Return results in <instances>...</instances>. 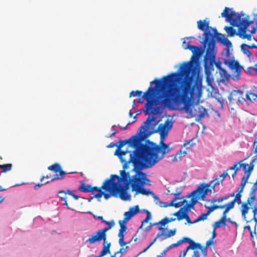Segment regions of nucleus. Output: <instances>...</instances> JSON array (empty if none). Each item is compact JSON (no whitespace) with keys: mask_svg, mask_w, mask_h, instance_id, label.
I'll use <instances>...</instances> for the list:
<instances>
[{"mask_svg":"<svg viewBox=\"0 0 257 257\" xmlns=\"http://www.w3.org/2000/svg\"><path fill=\"white\" fill-rule=\"evenodd\" d=\"M182 46L192 52L191 61L184 62L177 72L164 76L161 79H156L151 84L155 83L161 92L158 98L162 105L178 106L183 104L181 109L191 114L193 101L201 92L197 81L199 71L193 60L201 56L203 52L198 46L191 45L185 40Z\"/></svg>","mask_w":257,"mask_h":257,"instance_id":"nucleus-1","label":"nucleus"},{"mask_svg":"<svg viewBox=\"0 0 257 257\" xmlns=\"http://www.w3.org/2000/svg\"><path fill=\"white\" fill-rule=\"evenodd\" d=\"M173 125V122L167 119L164 123L159 125L157 132L160 135V141L159 145L153 142L147 145H143L135 151L136 158H132L136 163V167L139 169L149 168L153 166L165 154L170 151L168 145L164 143V139L167 137L168 133Z\"/></svg>","mask_w":257,"mask_h":257,"instance_id":"nucleus-2","label":"nucleus"},{"mask_svg":"<svg viewBox=\"0 0 257 257\" xmlns=\"http://www.w3.org/2000/svg\"><path fill=\"white\" fill-rule=\"evenodd\" d=\"M230 11L229 8L225 7L221 16L222 18H226V20L230 23L231 25L237 27L238 31L236 32L232 27L225 26L224 30L227 33L228 36L231 37L237 35L241 39H247L250 41L252 36L251 34H246V32L248 31L247 27L253 24V21H249L248 16L241 18L238 13H235L234 11L230 12Z\"/></svg>","mask_w":257,"mask_h":257,"instance_id":"nucleus-3","label":"nucleus"},{"mask_svg":"<svg viewBox=\"0 0 257 257\" xmlns=\"http://www.w3.org/2000/svg\"><path fill=\"white\" fill-rule=\"evenodd\" d=\"M197 27L198 29L204 32V47L207 46L206 54L204 57V67L206 73H211L214 70V66L215 65L218 67L219 65L215 62V43L214 41V33H212L209 28L213 31V28L209 27V22L206 20H199L197 21Z\"/></svg>","mask_w":257,"mask_h":257,"instance_id":"nucleus-4","label":"nucleus"},{"mask_svg":"<svg viewBox=\"0 0 257 257\" xmlns=\"http://www.w3.org/2000/svg\"><path fill=\"white\" fill-rule=\"evenodd\" d=\"M207 187H208V185H203L189 194L188 195V197L190 198L192 197L189 203L185 199L181 201V206L183 207L178 211L173 214L174 216H177L178 220H181L184 219L185 212H188L191 208L193 207L200 198L202 200H205V198L207 195V191H208V189L206 188Z\"/></svg>","mask_w":257,"mask_h":257,"instance_id":"nucleus-5","label":"nucleus"},{"mask_svg":"<svg viewBox=\"0 0 257 257\" xmlns=\"http://www.w3.org/2000/svg\"><path fill=\"white\" fill-rule=\"evenodd\" d=\"M132 158L135 157H132L129 160V162H132L134 165V170L136 172V174L134 177V182L132 184V191L136 192V194H142L145 195H155L154 193L149 190H147L144 188L145 184H150V180L146 177V174L141 172V171L145 168L139 169L136 167V163Z\"/></svg>","mask_w":257,"mask_h":257,"instance_id":"nucleus-6","label":"nucleus"},{"mask_svg":"<svg viewBox=\"0 0 257 257\" xmlns=\"http://www.w3.org/2000/svg\"><path fill=\"white\" fill-rule=\"evenodd\" d=\"M155 117L153 116H149L147 120L144 122L143 124L139 128L137 135L133 136L128 140H127L128 141V144H129L130 146L136 148L133 153H131L130 155V159L132 157H136L135 151L143 145L140 144L141 140L147 138L151 134V133H147V132L150 124L155 120Z\"/></svg>","mask_w":257,"mask_h":257,"instance_id":"nucleus-7","label":"nucleus"},{"mask_svg":"<svg viewBox=\"0 0 257 257\" xmlns=\"http://www.w3.org/2000/svg\"><path fill=\"white\" fill-rule=\"evenodd\" d=\"M241 212L242 217L247 222L254 220L257 223V200H247L246 202L242 203Z\"/></svg>","mask_w":257,"mask_h":257,"instance_id":"nucleus-8","label":"nucleus"},{"mask_svg":"<svg viewBox=\"0 0 257 257\" xmlns=\"http://www.w3.org/2000/svg\"><path fill=\"white\" fill-rule=\"evenodd\" d=\"M120 177H119L117 175H111L109 179L106 180L102 187L105 186H112V184L119 183L123 182L124 185L122 186L125 187H130L132 185V183L134 182V178L131 179L129 172H126L124 170H121L120 172Z\"/></svg>","mask_w":257,"mask_h":257,"instance_id":"nucleus-9","label":"nucleus"},{"mask_svg":"<svg viewBox=\"0 0 257 257\" xmlns=\"http://www.w3.org/2000/svg\"><path fill=\"white\" fill-rule=\"evenodd\" d=\"M155 94L154 88L149 87L146 92L144 93L143 97L147 100L145 104L146 108V114H157L160 113V107H156L152 109L154 104H159V100L153 98Z\"/></svg>","mask_w":257,"mask_h":257,"instance_id":"nucleus-10","label":"nucleus"},{"mask_svg":"<svg viewBox=\"0 0 257 257\" xmlns=\"http://www.w3.org/2000/svg\"><path fill=\"white\" fill-rule=\"evenodd\" d=\"M105 191L110 193L112 196L117 197L119 196L121 199L123 200H130V195L127 193L126 191L130 187H125L122 186L120 184H112V186H105L102 187Z\"/></svg>","mask_w":257,"mask_h":257,"instance_id":"nucleus-11","label":"nucleus"},{"mask_svg":"<svg viewBox=\"0 0 257 257\" xmlns=\"http://www.w3.org/2000/svg\"><path fill=\"white\" fill-rule=\"evenodd\" d=\"M226 58L224 59V63L228 66V67L234 71V74H233V79L234 80H238L240 75L242 67L241 66L239 62L234 60L233 56L229 52V50L227 49L226 52Z\"/></svg>","mask_w":257,"mask_h":257,"instance_id":"nucleus-12","label":"nucleus"},{"mask_svg":"<svg viewBox=\"0 0 257 257\" xmlns=\"http://www.w3.org/2000/svg\"><path fill=\"white\" fill-rule=\"evenodd\" d=\"M189 243V245L187 247L185 250L181 252L179 257H185L187 252L190 249L194 250L193 253L192 257H200V254L197 249L201 250V253L203 254V246L199 243L195 242L191 238L186 237V242Z\"/></svg>","mask_w":257,"mask_h":257,"instance_id":"nucleus-13","label":"nucleus"},{"mask_svg":"<svg viewBox=\"0 0 257 257\" xmlns=\"http://www.w3.org/2000/svg\"><path fill=\"white\" fill-rule=\"evenodd\" d=\"M242 167L243 170L244 171V175L241 179V182L237 190V193L241 194L243 192L246 184L248 182V179L251 175V172L253 170L254 165L253 162L250 163V165L248 164H241L239 165V167Z\"/></svg>","mask_w":257,"mask_h":257,"instance_id":"nucleus-14","label":"nucleus"},{"mask_svg":"<svg viewBox=\"0 0 257 257\" xmlns=\"http://www.w3.org/2000/svg\"><path fill=\"white\" fill-rule=\"evenodd\" d=\"M48 169L53 171L55 173L57 172L59 174H55L53 177H50V181L47 180L44 182V184H47L50 182L54 181L56 180H61L64 178L65 175L71 174V173H67L62 170L61 165L58 163H55L48 167Z\"/></svg>","mask_w":257,"mask_h":257,"instance_id":"nucleus-15","label":"nucleus"},{"mask_svg":"<svg viewBox=\"0 0 257 257\" xmlns=\"http://www.w3.org/2000/svg\"><path fill=\"white\" fill-rule=\"evenodd\" d=\"M126 222L125 221L119 220L118 223L120 226V229H119L118 236L119 237L118 243L121 247L124 246L126 244L130 243L131 241L128 242H125L124 241V235L123 232H125L127 227L126 226Z\"/></svg>","mask_w":257,"mask_h":257,"instance_id":"nucleus-16","label":"nucleus"},{"mask_svg":"<svg viewBox=\"0 0 257 257\" xmlns=\"http://www.w3.org/2000/svg\"><path fill=\"white\" fill-rule=\"evenodd\" d=\"M101 240H103L104 243H107V238L105 237V236L99 230H98L91 235V236L86 240V242H87L91 244L95 242H99Z\"/></svg>","mask_w":257,"mask_h":257,"instance_id":"nucleus-17","label":"nucleus"},{"mask_svg":"<svg viewBox=\"0 0 257 257\" xmlns=\"http://www.w3.org/2000/svg\"><path fill=\"white\" fill-rule=\"evenodd\" d=\"M228 98L230 101H238L242 103L245 101L244 92L239 90L232 91L229 94Z\"/></svg>","mask_w":257,"mask_h":257,"instance_id":"nucleus-18","label":"nucleus"},{"mask_svg":"<svg viewBox=\"0 0 257 257\" xmlns=\"http://www.w3.org/2000/svg\"><path fill=\"white\" fill-rule=\"evenodd\" d=\"M67 190L65 191L63 190H61L57 193L58 196L64 202L65 205L66 206L67 208L69 209H71L73 210L74 209V207L75 206V204L72 200H70V204L68 202V198L67 197Z\"/></svg>","mask_w":257,"mask_h":257,"instance_id":"nucleus-19","label":"nucleus"},{"mask_svg":"<svg viewBox=\"0 0 257 257\" xmlns=\"http://www.w3.org/2000/svg\"><path fill=\"white\" fill-rule=\"evenodd\" d=\"M160 230L161 232L157 234V237H159L161 241L174 235L176 233V229L175 228L169 231H166L165 229Z\"/></svg>","mask_w":257,"mask_h":257,"instance_id":"nucleus-20","label":"nucleus"},{"mask_svg":"<svg viewBox=\"0 0 257 257\" xmlns=\"http://www.w3.org/2000/svg\"><path fill=\"white\" fill-rule=\"evenodd\" d=\"M181 194V191H177L175 193H172V194L174 195L175 197L171 202L170 203V206H174L176 208H178L181 206V201H182L184 199L183 198L180 197Z\"/></svg>","mask_w":257,"mask_h":257,"instance_id":"nucleus-21","label":"nucleus"},{"mask_svg":"<svg viewBox=\"0 0 257 257\" xmlns=\"http://www.w3.org/2000/svg\"><path fill=\"white\" fill-rule=\"evenodd\" d=\"M214 32V35H216L218 40L223 45H226L228 48L232 46L231 42L228 40L227 38L224 37L221 33L217 32L216 29H212Z\"/></svg>","mask_w":257,"mask_h":257,"instance_id":"nucleus-22","label":"nucleus"},{"mask_svg":"<svg viewBox=\"0 0 257 257\" xmlns=\"http://www.w3.org/2000/svg\"><path fill=\"white\" fill-rule=\"evenodd\" d=\"M79 190L85 193L93 192L95 190H98L97 187H92L90 185L86 184L83 181H80V185L78 187Z\"/></svg>","mask_w":257,"mask_h":257,"instance_id":"nucleus-23","label":"nucleus"},{"mask_svg":"<svg viewBox=\"0 0 257 257\" xmlns=\"http://www.w3.org/2000/svg\"><path fill=\"white\" fill-rule=\"evenodd\" d=\"M127 153H132L131 152H129L128 151H122L119 150H116L115 152V155H116L118 156V157L120 158V161L121 162H125V164L123 165V168L124 169H126L127 168V163H133L132 162H129L130 159H128V161H125L123 158V156H125Z\"/></svg>","mask_w":257,"mask_h":257,"instance_id":"nucleus-24","label":"nucleus"},{"mask_svg":"<svg viewBox=\"0 0 257 257\" xmlns=\"http://www.w3.org/2000/svg\"><path fill=\"white\" fill-rule=\"evenodd\" d=\"M220 179L221 178H219V177H216L214 180L210 181L209 183H202L198 187H200L203 185H207V186L208 185V187H206L208 190V191H207V193H208L209 191H211V190L209 188L210 187H211L212 189H214L215 186L218 185L220 184V183L222 182H220Z\"/></svg>","mask_w":257,"mask_h":257,"instance_id":"nucleus-25","label":"nucleus"},{"mask_svg":"<svg viewBox=\"0 0 257 257\" xmlns=\"http://www.w3.org/2000/svg\"><path fill=\"white\" fill-rule=\"evenodd\" d=\"M234 196L235 197L233 199V200L232 201L228 203V206L227 207L228 209H232L234 208L235 202L241 199L242 195L239 193H237V194L235 195H234Z\"/></svg>","mask_w":257,"mask_h":257,"instance_id":"nucleus-26","label":"nucleus"},{"mask_svg":"<svg viewBox=\"0 0 257 257\" xmlns=\"http://www.w3.org/2000/svg\"><path fill=\"white\" fill-rule=\"evenodd\" d=\"M234 195H235V193H233L229 195L223 197H220V198H218L217 199H213L211 200L210 202L211 203H213V204H214L216 202L220 203V202H223L224 200H227L230 197L234 196Z\"/></svg>","mask_w":257,"mask_h":257,"instance_id":"nucleus-27","label":"nucleus"},{"mask_svg":"<svg viewBox=\"0 0 257 257\" xmlns=\"http://www.w3.org/2000/svg\"><path fill=\"white\" fill-rule=\"evenodd\" d=\"M257 190V186L253 185L251 188L249 194V197L247 198V200H257L255 198V193Z\"/></svg>","mask_w":257,"mask_h":257,"instance_id":"nucleus-28","label":"nucleus"},{"mask_svg":"<svg viewBox=\"0 0 257 257\" xmlns=\"http://www.w3.org/2000/svg\"><path fill=\"white\" fill-rule=\"evenodd\" d=\"M213 243V239L211 238H210L208 240H207L206 242V245L205 246H203V257H206L207 253V248Z\"/></svg>","mask_w":257,"mask_h":257,"instance_id":"nucleus-29","label":"nucleus"},{"mask_svg":"<svg viewBox=\"0 0 257 257\" xmlns=\"http://www.w3.org/2000/svg\"><path fill=\"white\" fill-rule=\"evenodd\" d=\"M228 212V210L227 209L226 211H224L222 216L219 221V223L221 224V226H225L226 225V221H227V213Z\"/></svg>","mask_w":257,"mask_h":257,"instance_id":"nucleus-30","label":"nucleus"},{"mask_svg":"<svg viewBox=\"0 0 257 257\" xmlns=\"http://www.w3.org/2000/svg\"><path fill=\"white\" fill-rule=\"evenodd\" d=\"M154 198L156 200V204L159 205L161 207H167L170 206L168 203L160 200L159 197L156 195L154 196Z\"/></svg>","mask_w":257,"mask_h":257,"instance_id":"nucleus-31","label":"nucleus"},{"mask_svg":"<svg viewBox=\"0 0 257 257\" xmlns=\"http://www.w3.org/2000/svg\"><path fill=\"white\" fill-rule=\"evenodd\" d=\"M244 97L246 99L249 100L251 101L252 100H255L257 98V95L253 93H244Z\"/></svg>","mask_w":257,"mask_h":257,"instance_id":"nucleus-32","label":"nucleus"},{"mask_svg":"<svg viewBox=\"0 0 257 257\" xmlns=\"http://www.w3.org/2000/svg\"><path fill=\"white\" fill-rule=\"evenodd\" d=\"M12 168V164H6L3 165H0V170H3V172H7L11 170Z\"/></svg>","mask_w":257,"mask_h":257,"instance_id":"nucleus-33","label":"nucleus"},{"mask_svg":"<svg viewBox=\"0 0 257 257\" xmlns=\"http://www.w3.org/2000/svg\"><path fill=\"white\" fill-rule=\"evenodd\" d=\"M167 224V222L166 219V217L160 220L159 222L156 223L155 225H158V228L159 230H163L164 229V226Z\"/></svg>","mask_w":257,"mask_h":257,"instance_id":"nucleus-34","label":"nucleus"},{"mask_svg":"<svg viewBox=\"0 0 257 257\" xmlns=\"http://www.w3.org/2000/svg\"><path fill=\"white\" fill-rule=\"evenodd\" d=\"M98 190H95V191H97L98 192L94 194V196L92 197L91 198H93L94 197L97 199L98 201H100V199L103 194V192L102 191V186L101 187H97Z\"/></svg>","mask_w":257,"mask_h":257,"instance_id":"nucleus-35","label":"nucleus"},{"mask_svg":"<svg viewBox=\"0 0 257 257\" xmlns=\"http://www.w3.org/2000/svg\"><path fill=\"white\" fill-rule=\"evenodd\" d=\"M209 215V213L207 212L206 213L202 214L200 216H199L195 220L193 221V223H197L200 221H204L206 220L207 218V216Z\"/></svg>","mask_w":257,"mask_h":257,"instance_id":"nucleus-36","label":"nucleus"},{"mask_svg":"<svg viewBox=\"0 0 257 257\" xmlns=\"http://www.w3.org/2000/svg\"><path fill=\"white\" fill-rule=\"evenodd\" d=\"M186 242V237H183L181 239L178 240L177 242L171 244L169 245L170 248H172L174 247H177L180 245L181 244Z\"/></svg>","mask_w":257,"mask_h":257,"instance_id":"nucleus-37","label":"nucleus"},{"mask_svg":"<svg viewBox=\"0 0 257 257\" xmlns=\"http://www.w3.org/2000/svg\"><path fill=\"white\" fill-rule=\"evenodd\" d=\"M128 144V141L127 140H120L118 143H116L114 145L117 147V150H119L121 148H122L124 146Z\"/></svg>","mask_w":257,"mask_h":257,"instance_id":"nucleus-38","label":"nucleus"},{"mask_svg":"<svg viewBox=\"0 0 257 257\" xmlns=\"http://www.w3.org/2000/svg\"><path fill=\"white\" fill-rule=\"evenodd\" d=\"M139 211L140 209L139 205H136L134 207H131L129 209V211L133 216L139 213Z\"/></svg>","mask_w":257,"mask_h":257,"instance_id":"nucleus-39","label":"nucleus"},{"mask_svg":"<svg viewBox=\"0 0 257 257\" xmlns=\"http://www.w3.org/2000/svg\"><path fill=\"white\" fill-rule=\"evenodd\" d=\"M243 44L241 45V49L242 52L247 55V57H250L251 55V52L249 50L247 47H243Z\"/></svg>","mask_w":257,"mask_h":257,"instance_id":"nucleus-40","label":"nucleus"},{"mask_svg":"<svg viewBox=\"0 0 257 257\" xmlns=\"http://www.w3.org/2000/svg\"><path fill=\"white\" fill-rule=\"evenodd\" d=\"M142 94H143V92L142 91H140V90H137L136 91H132L130 93V97H131L132 96L135 97L137 96H141Z\"/></svg>","mask_w":257,"mask_h":257,"instance_id":"nucleus-41","label":"nucleus"},{"mask_svg":"<svg viewBox=\"0 0 257 257\" xmlns=\"http://www.w3.org/2000/svg\"><path fill=\"white\" fill-rule=\"evenodd\" d=\"M128 248V246H126L125 247H124V246L121 247V248H120L118 251L114 253V254L116 255V254L120 253L121 255L126 252V250Z\"/></svg>","mask_w":257,"mask_h":257,"instance_id":"nucleus-42","label":"nucleus"},{"mask_svg":"<svg viewBox=\"0 0 257 257\" xmlns=\"http://www.w3.org/2000/svg\"><path fill=\"white\" fill-rule=\"evenodd\" d=\"M124 218L122 221H125L126 222L130 220L133 215L131 214V213L128 211L127 212H125L124 213Z\"/></svg>","mask_w":257,"mask_h":257,"instance_id":"nucleus-43","label":"nucleus"},{"mask_svg":"<svg viewBox=\"0 0 257 257\" xmlns=\"http://www.w3.org/2000/svg\"><path fill=\"white\" fill-rule=\"evenodd\" d=\"M182 154H183V156H185V155L186 154V152L185 151L182 152V151L180 150L178 153L176 154L173 159V161H177L178 158L181 159Z\"/></svg>","mask_w":257,"mask_h":257,"instance_id":"nucleus-44","label":"nucleus"},{"mask_svg":"<svg viewBox=\"0 0 257 257\" xmlns=\"http://www.w3.org/2000/svg\"><path fill=\"white\" fill-rule=\"evenodd\" d=\"M205 207L208 209L207 212L209 214L215 210L217 209V205H213L210 206H205Z\"/></svg>","mask_w":257,"mask_h":257,"instance_id":"nucleus-45","label":"nucleus"},{"mask_svg":"<svg viewBox=\"0 0 257 257\" xmlns=\"http://www.w3.org/2000/svg\"><path fill=\"white\" fill-rule=\"evenodd\" d=\"M199 117L200 118H202L205 116V113H206V109L202 107H199Z\"/></svg>","mask_w":257,"mask_h":257,"instance_id":"nucleus-46","label":"nucleus"},{"mask_svg":"<svg viewBox=\"0 0 257 257\" xmlns=\"http://www.w3.org/2000/svg\"><path fill=\"white\" fill-rule=\"evenodd\" d=\"M74 192H75V191H71L69 189H67L68 194L71 196L75 200H78L80 198V197L78 195H75Z\"/></svg>","mask_w":257,"mask_h":257,"instance_id":"nucleus-47","label":"nucleus"},{"mask_svg":"<svg viewBox=\"0 0 257 257\" xmlns=\"http://www.w3.org/2000/svg\"><path fill=\"white\" fill-rule=\"evenodd\" d=\"M244 71L249 74H253L255 72V69L253 67H248Z\"/></svg>","mask_w":257,"mask_h":257,"instance_id":"nucleus-48","label":"nucleus"},{"mask_svg":"<svg viewBox=\"0 0 257 257\" xmlns=\"http://www.w3.org/2000/svg\"><path fill=\"white\" fill-rule=\"evenodd\" d=\"M111 228L109 227H104L101 229L98 230L107 238L106 232Z\"/></svg>","mask_w":257,"mask_h":257,"instance_id":"nucleus-49","label":"nucleus"},{"mask_svg":"<svg viewBox=\"0 0 257 257\" xmlns=\"http://www.w3.org/2000/svg\"><path fill=\"white\" fill-rule=\"evenodd\" d=\"M102 222L104 223L106 225H108V227H109L110 228H112L115 225V222H114V220H113L108 221L105 220L104 219V220H102Z\"/></svg>","mask_w":257,"mask_h":257,"instance_id":"nucleus-50","label":"nucleus"},{"mask_svg":"<svg viewBox=\"0 0 257 257\" xmlns=\"http://www.w3.org/2000/svg\"><path fill=\"white\" fill-rule=\"evenodd\" d=\"M184 219H185L189 224L194 223L193 222H192L191 221L189 216L188 215L187 212H185V214L184 215Z\"/></svg>","mask_w":257,"mask_h":257,"instance_id":"nucleus-51","label":"nucleus"},{"mask_svg":"<svg viewBox=\"0 0 257 257\" xmlns=\"http://www.w3.org/2000/svg\"><path fill=\"white\" fill-rule=\"evenodd\" d=\"M228 206V203L226 204H225V205H217V209H224V211H226V210H227V207ZM231 209H228V211L230 210Z\"/></svg>","mask_w":257,"mask_h":257,"instance_id":"nucleus-52","label":"nucleus"},{"mask_svg":"<svg viewBox=\"0 0 257 257\" xmlns=\"http://www.w3.org/2000/svg\"><path fill=\"white\" fill-rule=\"evenodd\" d=\"M114 126V125H113L112 126V130H113V132L112 133V134H109L105 136L106 138H110V137L114 136L117 133V130H116L114 128H113Z\"/></svg>","mask_w":257,"mask_h":257,"instance_id":"nucleus-53","label":"nucleus"},{"mask_svg":"<svg viewBox=\"0 0 257 257\" xmlns=\"http://www.w3.org/2000/svg\"><path fill=\"white\" fill-rule=\"evenodd\" d=\"M244 228H247L248 229V231L250 233L251 238V239H253V231L251 230V227L249 225H247L244 227Z\"/></svg>","mask_w":257,"mask_h":257,"instance_id":"nucleus-54","label":"nucleus"},{"mask_svg":"<svg viewBox=\"0 0 257 257\" xmlns=\"http://www.w3.org/2000/svg\"><path fill=\"white\" fill-rule=\"evenodd\" d=\"M221 226V224L219 223V221L215 222L213 225V228L216 230V228L220 227Z\"/></svg>","mask_w":257,"mask_h":257,"instance_id":"nucleus-55","label":"nucleus"},{"mask_svg":"<svg viewBox=\"0 0 257 257\" xmlns=\"http://www.w3.org/2000/svg\"><path fill=\"white\" fill-rule=\"evenodd\" d=\"M228 174L227 173V171L224 172L221 175L219 176V178H220V182H223V180L224 179V178L227 176Z\"/></svg>","mask_w":257,"mask_h":257,"instance_id":"nucleus-56","label":"nucleus"},{"mask_svg":"<svg viewBox=\"0 0 257 257\" xmlns=\"http://www.w3.org/2000/svg\"><path fill=\"white\" fill-rule=\"evenodd\" d=\"M243 47H247L248 49H252V48H255L257 47V46L254 44L250 45H247L246 44H243Z\"/></svg>","mask_w":257,"mask_h":257,"instance_id":"nucleus-57","label":"nucleus"},{"mask_svg":"<svg viewBox=\"0 0 257 257\" xmlns=\"http://www.w3.org/2000/svg\"><path fill=\"white\" fill-rule=\"evenodd\" d=\"M171 249L170 247L169 246L166 247L164 250L160 253V255H162V256H164L166 255V253L168 251V250Z\"/></svg>","mask_w":257,"mask_h":257,"instance_id":"nucleus-58","label":"nucleus"},{"mask_svg":"<svg viewBox=\"0 0 257 257\" xmlns=\"http://www.w3.org/2000/svg\"><path fill=\"white\" fill-rule=\"evenodd\" d=\"M146 213L147 217L145 219H146L149 221L151 219V214L148 210H146Z\"/></svg>","mask_w":257,"mask_h":257,"instance_id":"nucleus-59","label":"nucleus"},{"mask_svg":"<svg viewBox=\"0 0 257 257\" xmlns=\"http://www.w3.org/2000/svg\"><path fill=\"white\" fill-rule=\"evenodd\" d=\"M239 163H235L234 165H233L232 166L230 167V168H229V170H234L237 168H238V164H239Z\"/></svg>","mask_w":257,"mask_h":257,"instance_id":"nucleus-60","label":"nucleus"},{"mask_svg":"<svg viewBox=\"0 0 257 257\" xmlns=\"http://www.w3.org/2000/svg\"><path fill=\"white\" fill-rule=\"evenodd\" d=\"M110 194H107V193H104L103 192V194L102 195H103L104 198L105 199H108L111 196H112V195L110 193H109Z\"/></svg>","mask_w":257,"mask_h":257,"instance_id":"nucleus-61","label":"nucleus"},{"mask_svg":"<svg viewBox=\"0 0 257 257\" xmlns=\"http://www.w3.org/2000/svg\"><path fill=\"white\" fill-rule=\"evenodd\" d=\"M93 217L95 219H99L102 222V220H104V219L103 218V216H96V215H93Z\"/></svg>","mask_w":257,"mask_h":257,"instance_id":"nucleus-62","label":"nucleus"},{"mask_svg":"<svg viewBox=\"0 0 257 257\" xmlns=\"http://www.w3.org/2000/svg\"><path fill=\"white\" fill-rule=\"evenodd\" d=\"M166 221L167 222V223H169V222H171L172 221H174L176 220V218H168V217H166Z\"/></svg>","mask_w":257,"mask_h":257,"instance_id":"nucleus-63","label":"nucleus"},{"mask_svg":"<svg viewBox=\"0 0 257 257\" xmlns=\"http://www.w3.org/2000/svg\"><path fill=\"white\" fill-rule=\"evenodd\" d=\"M254 153L257 156V141L254 142Z\"/></svg>","mask_w":257,"mask_h":257,"instance_id":"nucleus-64","label":"nucleus"}]
</instances>
